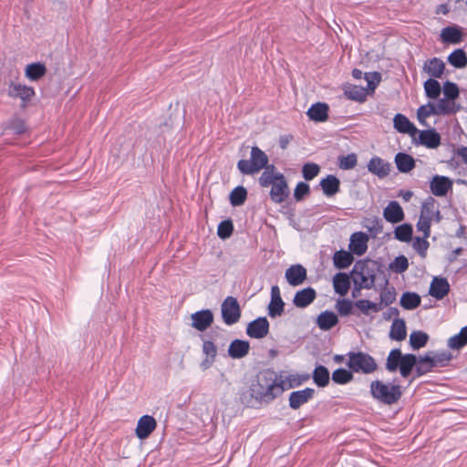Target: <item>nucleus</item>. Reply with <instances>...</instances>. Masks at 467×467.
<instances>
[{
    "mask_svg": "<svg viewBox=\"0 0 467 467\" xmlns=\"http://www.w3.org/2000/svg\"><path fill=\"white\" fill-rule=\"evenodd\" d=\"M289 383L285 386V380L282 375H277L272 369H263L255 377L250 385L251 397L260 403H270L287 388H293Z\"/></svg>",
    "mask_w": 467,
    "mask_h": 467,
    "instance_id": "f257e3e1",
    "label": "nucleus"
},
{
    "mask_svg": "<svg viewBox=\"0 0 467 467\" xmlns=\"http://www.w3.org/2000/svg\"><path fill=\"white\" fill-rule=\"evenodd\" d=\"M370 394L374 400L382 404L393 405L400 400L402 391L398 384L384 383L377 379L370 383Z\"/></svg>",
    "mask_w": 467,
    "mask_h": 467,
    "instance_id": "f03ea898",
    "label": "nucleus"
},
{
    "mask_svg": "<svg viewBox=\"0 0 467 467\" xmlns=\"http://www.w3.org/2000/svg\"><path fill=\"white\" fill-rule=\"evenodd\" d=\"M268 165V157L265 152L259 147L254 146L251 149L250 160H240L237 162V169L244 175H254Z\"/></svg>",
    "mask_w": 467,
    "mask_h": 467,
    "instance_id": "7ed1b4c3",
    "label": "nucleus"
},
{
    "mask_svg": "<svg viewBox=\"0 0 467 467\" xmlns=\"http://www.w3.org/2000/svg\"><path fill=\"white\" fill-rule=\"evenodd\" d=\"M364 78L367 81V88L357 85H352L345 89V95L348 99L358 102L366 99L368 92H373L381 81V74L378 71L367 72L364 74Z\"/></svg>",
    "mask_w": 467,
    "mask_h": 467,
    "instance_id": "20e7f679",
    "label": "nucleus"
},
{
    "mask_svg": "<svg viewBox=\"0 0 467 467\" xmlns=\"http://www.w3.org/2000/svg\"><path fill=\"white\" fill-rule=\"evenodd\" d=\"M348 360L347 366L352 372H362L370 374L377 369V363L369 354L358 351L348 353Z\"/></svg>",
    "mask_w": 467,
    "mask_h": 467,
    "instance_id": "39448f33",
    "label": "nucleus"
},
{
    "mask_svg": "<svg viewBox=\"0 0 467 467\" xmlns=\"http://www.w3.org/2000/svg\"><path fill=\"white\" fill-rule=\"evenodd\" d=\"M351 280L354 285H361L365 289H371L375 285L376 273L369 267L368 262L358 261L351 270Z\"/></svg>",
    "mask_w": 467,
    "mask_h": 467,
    "instance_id": "423d86ee",
    "label": "nucleus"
},
{
    "mask_svg": "<svg viewBox=\"0 0 467 467\" xmlns=\"http://www.w3.org/2000/svg\"><path fill=\"white\" fill-rule=\"evenodd\" d=\"M222 318L227 326L236 324L241 318V307L238 300L228 296L221 305Z\"/></svg>",
    "mask_w": 467,
    "mask_h": 467,
    "instance_id": "0eeeda50",
    "label": "nucleus"
},
{
    "mask_svg": "<svg viewBox=\"0 0 467 467\" xmlns=\"http://www.w3.org/2000/svg\"><path fill=\"white\" fill-rule=\"evenodd\" d=\"M270 198L275 203L284 202L289 196L290 191L284 174L271 185Z\"/></svg>",
    "mask_w": 467,
    "mask_h": 467,
    "instance_id": "6e6552de",
    "label": "nucleus"
},
{
    "mask_svg": "<svg viewBox=\"0 0 467 467\" xmlns=\"http://www.w3.org/2000/svg\"><path fill=\"white\" fill-rule=\"evenodd\" d=\"M414 144L423 145L429 149H436L441 144V135L434 129L419 131Z\"/></svg>",
    "mask_w": 467,
    "mask_h": 467,
    "instance_id": "1a4fd4ad",
    "label": "nucleus"
},
{
    "mask_svg": "<svg viewBox=\"0 0 467 467\" xmlns=\"http://www.w3.org/2000/svg\"><path fill=\"white\" fill-rule=\"evenodd\" d=\"M393 126L398 132L408 134L411 137L412 141H416V135L419 130L405 115L396 114L393 118Z\"/></svg>",
    "mask_w": 467,
    "mask_h": 467,
    "instance_id": "9d476101",
    "label": "nucleus"
},
{
    "mask_svg": "<svg viewBox=\"0 0 467 467\" xmlns=\"http://www.w3.org/2000/svg\"><path fill=\"white\" fill-rule=\"evenodd\" d=\"M269 332V322L265 317H257L251 321L246 327V334L252 337L260 339Z\"/></svg>",
    "mask_w": 467,
    "mask_h": 467,
    "instance_id": "9b49d317",
    "label": "nucleus"
},
{
    "mask_svg": "<svg viewBox=\"0 0 467 467\" xmlns=\"http://www.w3.org/2000/svg\"><path fill=\"white\" fill-rule=\"evenodd\" d=\"M285 277L290 285L298 286L306 280L307 272L302 265H292L285 270Z\"/></svg>",
    "mask_w": 467,
    "mask_h": 467,
    "instance_id": "f8f14e48",
    "label": "nucleus"
},
{
    "mask_svg": "<svg viewBox=\"0 0 467 467\" xmlns=\"http://www.w3.org/2000/svg\"><path fill=\"white\" fill-rule=\"evenodd\" d=\"M314 395L315 389L312 388H306L301 390L292 391L288 398L289 407L293 410H297L302 405L312 400Z\"/></svg>",
    "mask_w": 467,
    "mask_h": 467,
    "instance_id": "ddd939ff",
    "label": "nucleus"
},
{
    "mask_svg": "<svg viewBox=\"0 0 467 467\" xmlns=\"http://www.w3.org/2000/svg\"><path fill=\"white\" fill-rule=\"evenodd\" d=\"M7 94L13 99H20L24 103L29 101L35 95V90L32 87L10 82L7 89Z\"/></svg>",
    "mask_w": 467,
    "mask_h": 467,
    "instance_id": "4468645a",
    "label": "nucleus"
},
{
    "mask_svg": "<svg viewBox=\"0 0 467 467\" xmlns=\"http://www.w3.org/2000/svg\"><path fill=\"white\" fill-rule=\"evenodd\" d=\"M452 187V181L446 176L435 175L430 182V189L435 196H445Z\"/></svg>",
    "mask_w": 467,
    "mask_h": 467,
    "instance_id": "2eb2a0df",
    "label": "nucleus"
},
{
    "mask_svg": "<svg viewBox=\"0 0 467 467\" xmlns=\"http://www.w3.org/2000/svg\"><path fill=\"white\" fill-rule=\"evenodd\" d=\"M192 327L202 332L213 324V314L210 309L200 310L192 315Z\"/></svg>",
    "mask_w": 467,
    "mask_h": 467,
    "instance_id": "dca6fc26",
    "label": "nucleus"
},
{
    "mask_svg": "<svg viewBox=\"0 0 467 467\" xmlns=\"http://www.w3.org/2000/svg\"><path fill=\"white\" fill-rule=\"evenodd\" d=\"M368 171L382 179L387 177L391 169V164L388 161H385L383 159L378 156L372 157L368 162Z\"/></svg>",
    "mask_w": 467,
    "mask_h": 467,
    "instance_id": "f3484780",
    "label": "nucleus"
},
{
    "mask_svg": "<svg viewBox=\"0 0 467 467\" xmlns=\"http://www.w3.org/2000/svg\"><path fill=\"white\" fill-rule=\"evenodd\" d=\"M384 219L391 223H398L404 220L405 214L397 201H391L383 210Z\"/></svg>",
    "mask_w": 467,
    "mask_h": 467,
    "instance_id": "a211bd4d",
    "label": "nucleus"
},
{
    "mask_svg": "<svg viewBox=\"0 0 467 467\" xmlns=\"http://www.w3.org/2000/svg\"><path fill=\"white\" fill-rule=\"evenodd\" d=\"M156 420L152 416L143 415L138 420L136 435L139 439L148 438L156 428Z\"/></svg>",
    "mask_w": 467,
    "mask_h": 467,
    "instance_id": "6ab92c4d",
    "label": "nucleus"
},
{
    "mask_svg": "<svg viewBox=\"0 0 467 467\" xmlns=\"http://www.w3.org/2000/svg\"><path fill=\"white\" fill-rule=\"evenodd\" d=\"M317 297V292L314 288L308 286L297 291L293 298V304L299 308H306L311 305Z\"/></svg>",
    "mask_w": 467,
    "mask_h": 467,
    "instance_id": "aec40b11",
    "label": "nucleus"
},
{
    "mask_svg": "<svg viewBox=\"0 0 467 467\" xmlns=\"http://www.w3.org/2000/svg\"><path fill=\"white\" fill-rule=\"evenodd\" d=\"M450 285L446 278L434 277L431 283L429 293L438 300L442 299L448 295Z\"/></svg>",
    "mask_w": 467,
    "mask_h": 467,
    "instance_id": "412c9836",
    "label": "nucleus"
},
{
    "mask_svg": "<svg viewBox=\"0 0 467 467\" xmlns=\"http://www.w3.org/2000/svg\"><path fill=\"white\" fill-rule=\"evenodd\" d=\"M368 237L365 233L357 232L350 236L349 249L357 255H362L368 249Z\"/></svg>",
    "mask_w": 467,
    "mask_h": 467,
    "instance_id": "4be33fe9",
    "label": "nucleus"
},
{
    "mask_svg": "<svg viewBox=\"0 0 467 467\" xmlns=\"http://www.w3.org/2000/svg\"><path fill=\"white\" fill-rule=\"evenodd\" d=\"M319 186L326 196L331 197L339 192L340 181L337 176L328 174L320 181Z\"/></svg>",
    "mask_w": 467,
    "mask_h": 467,
    "instance_id": "5701e85b",
    "label": "nucleus"
},
{
    "mask_svg": "<svg viewBox=\"0 0 467 467\" xmlns=\"http://www.w3.org/2000/svg\"><path fill=\"white\" fill-rule=\"evenodd\" d=\"M250 350V344L246 340L234 339L228 348V355L232 358L240 359L244 358Z\"/></svg>",
    "mask_w": 467,
    "mask_h": 467,
    "instance_id": "b1692460",
    "label": "nucleus"
},
{
    "mask_svg": "<svg viewBox=\"0 0 467 467\" xmlns=\"http://www.w3.org/2000/svg\"><path fill=\"white\" fill-rule=\"evenodd\" d=\"M445 69L444 62L438 57H433L425 61L423 70L430 75L431 78H441Z\"/></svg>",
    "mask_w": 467,
    "mask_h": 467,
    "instance_id": "393cba45",
    "label": "nucleus"
},
{
    "mask_svg": "<svg viewBox=\"0 0 467 467\" xmlns=\"http://www.w3.org/2000/svg\"><path fill=\"white\" fill-rule=\"evenodd\" d=\"M441 39L447 44H459L462 41V30L459 26H451L442 28Z\"/></svg>",
    "mask_w": 467,
    "mask_h": 467,
    "instance_id": "a878e982",
    "label": "nucleus"
},
{
    "mask_svg": "<svg viewBox=\"0 0 467 467\" xmlns=\"http://www.w3.org/2000/svg\"><path fill=\"white\" fill-rule=\"evenodd\" d=\"M308 118L317 122H323L328 118V106L326 103L317 102L306 112Z\"/></svg>",
    "mask_w": 467,
    "mask_h": 467,
    "instance_id": "bb28decb",
    "label": "nucleus"
},
{
    "mask_svg": "<svg viewBox=\"0 0 467 467\" xmlns=\"http://www.w3.org/2000/svg\"><path fill=\"white\" fill-rule=\"evenodd\" d=\"M264 169L265 171L262 172L258 179L259 185L263 188H266L274 184L275 182L281 178V175L283 174L279 171H276L274 164H270Z\"/></svg>",
    "mask_w": 467,
    "mask_h": 467,
    "instance_id": "cd10ccee",
    "label": "nucleus"
},
{
    "mask_svg": "<svg viewBox=\"0 0 467 467\" xmlns=\"http://www.w3.org/2000/svg\"><path fill=\"white\" fill-rule=\"evenodd\" d=\"M437 116H444L455 114L461 109V106L456 104L455 101L448 100L446 98L440 99L436 104H434Z\"/></svg>",
    "mask_w": 467,
    "mask_h": 467,
    "instance_id": "c85d7f7f",
    "label": "nucleus"
},
{
    "mask_svg": "<svg viewBox=\"0 0 467 467\" xmlns=\"http://www.w3.org/2000/svg\"><path fill=\"white\" fill-rule=\"evenodd\" d=\"M333 286L337 294L346 296L350 288V277L346 273L336 274L333 277Z\"/></svg>",
    "mask_w": 467,
    "mask_h": 467,
    "instance_id": "c756f323",
    "label": "nucleus"
},
{
    "mask_svg": "<svg viewBox=\"0 0 467 467\" xmlns=\"http://www.w3.org/2000/svg\"><path fill=\"white\" fill-rule=\"evenodd\" d=\"M337 323V316L334 312L328 310L322 312L317 318V325L324 331L331 329Z\"/></svg>",
    "mask_w": 467,
    "mask_h": 467,
    "instance_id": "7c9ffc66",
    "label": "nucleus"
},
{
    "mask_svg": "<svg viewBox=\"0 0 467 467\" xmlns=\"http://www.w3.org/2000/svg\"><path fill=\"white\" fill-rule=\"evenodd\" d=\"M395 163L399 171L407 173L415 167V160L412 156L405 152H399L395 156Z\"/></svg>",
    "mask_w": 467,
    "mask_h": 467,
    "instance_id": "2f4dec72",
    "label": "nucleus"
},
{
    "mask_svg": "<svg viewBox=\"0 0 467 467\" xmlns=\"http://www.w3.org/2000/svg\"><path fill=\"white\" fill-rule=\"evenodd\" d=\"M407 328L405 321L401 318H395L390 326L389 337L392 340L402 341L406 338Z\"/></svg>",
    "mask_w": 467,
    "mask_h": 467,
    "instance_id": "473e14b6",
    "label": "nucleus"
},
{
    "mask_svg": "<svg viewBox=\"0 0 467 467\" xmlns=\"http://www.w3.org/2000/svg\"><path fill=\"white\" fill-rule=\"evenodd\" d=\"M421 303L420 296L415 292H404L400 297V304L406 310H413Z\"/></svg>",
    "mask_w": 467,
    "mask_h": 467,
    "instance_id": "72a5a7b5",
    "label": "nucleus"
},
{
    "mask_svg": "<svg viewBox=\"0 0 467 467\" xmlns=\"http://www.w3.org/2000/svg\"><path fill=\"white\" fill-rule=\"evenodd\" d=\"M418 362V358L414 354H405L403 355L400 362V366L399 368L400 373L403 378L409 377L414 367L416 368Z\"/></svg>",
    "mask_w": 467,
    "mask_h": 467,
    "instance_id": "f704fd0d",
    "label": "nucleus"
},
{
    "mask_svg": "<svg viewBox=\"0 0 467 467\" xmlns=\"http://www.w3.org/2000/svg\"><path fill=\"white\" fill-rule=\"evenodd\" d=\"M354 257L351 253L339 250L334 254L333 263L336 268L345 269L353 263Z\"/></svg>",
    "mask_w": 467,
    "mask_h": 467,
    "instance_id": "c9c22d12",
    "label": "nucleus"
},
{
    "mask_svg": "<svg viewBox=\"0 0 467 467\" xmlns=\"http://www.w3.org/2000/svg\"><path fill=\"white\" fill-rule=\"evenodd\" d=\"M312 378L317 387L324 388L329 383V371L325 366L317 365L313 371Z\"/></svg>",
    "mask_w": 467,
    "mask_h": 467,
    "instance_id": "e433bc0d",
    "label": "nucleus"
},
{
    "mask_svg": "<svg viewBox=\"0 0 467 467\" xmlns=\"http://www.w3.org/2000/svg\"><path fill=\"white\" fill-rule=\"evenodd\" d=\"M47 68L44 64L40 62L29 64L26 67V77L30 80L36 81L45 76Z\"/></svg>",
    "mask_w": 467,
    "mask_h": 467,
    "instance_id": "4c0bfd02",
    "label": "nucleus"
},
{
    "mask_svg": "<svg viewBox=\"0 0 467 467\" xmlns=\"http://www.w3.org/2000/svg\"><path fill=\"white\" fill-rule=\"evenodd\" d=\"M448 62L456 68H464L467 66V55L463 49L452 51L447 58Z\"/></svg>",
    "mask_w": 467,
    "mask_h": 467,
    "instance_id": "58836bf2",
    "label": "nucleus"
},
{
    "mask_svg": "<svg viewBox=\"0 0 467 467\" xmlns=\"http://www.w3.org/2000/svg\"><path fill=\"white\" fill-rule=\"evenodd\" d=\"M403 354L400 348L392 349L387 358L386 369L389 372H395L400 366Z\"/></svg>",
    "mask_w": 467,
    "mask_h": 467,
    "instance_id": "ea45409f",
    "label": "nucleus"
},
{
    "mask_svg": "<svg viewBox=\"0 0 467 467\" xmlns=\"http://www.w3.org/2000/svg\"><path fill=\"white\" fill-rule=\"evenodd\" d=\"M467 345V326L462 327L461 331L450 337L448 340V347L451 349L460 350Z\"/></svg>",
    "mask_w": 467,
    "mask_h": 467,
    "instance_id": "a19ab883",
    "label": "nucleus"
},
{
    "mask_svg": "<svg viewBox=\"0 0 467 467\" xmlns=\"http://www.w3.org/2000/svg\"><path fill=\"white\" fill-rule=\"evenodd\" d=\"M431 359V364L436 367H444L449 364L451 359V354L448 351L434 352L429 351L426 353Z\"/></svg>",
    "mask_w": 467,
    "mask_h": 467,
    "instance_id": "79ce46f5",
    "label": "nucleus"
},
{
    "mask_svg": "<svg viewBox=\"0 0 467 467\" xmlns=\"http://www.w3.org/2000/svg\"><path fill=\"white\" fill-rule=\"evenodd\" d=\"M413 228L410 223H403L397 226L394 230V237L395 239L409 243L412 239Z\"/></svg>",
    "mask_w": 467,
    "mask_h": 467,
    "instance_id": "37998d69",
    "label": "nucleus"
},
{
    "mask_svg": "<svg viewBox=\"0 0 467 467\" xmlns=\"http://www.w3.org/2000/svg\"><path fill=\"white\" fill-rule=\"evenodd\" d=\"M429 335L423 331H413L410 335V344L414 350H418L427 345Z\"/></svg>",
    "mask_w": 467,
    "mask_h": 467,
    "instance_id": "c03bdc74",
    "label": "nucleus"
},
{
    "mask_svg": "<svg viewBox=\"0 0 467 467\" xmlns=\"http://www.w3.org/2000/svg\"><path fill=\"white\" fill-rule=\"evenodd\" d=\"M434 366L431 364V359L425 353L424 356L418 358V362L415 368L416 377H421L431 372Z\"/></svg>",
    "mask_w": 467,
    "mask_h": 467,
    "instance_id": "a18cd8bd",
    "label": "nucleus"
},
{
    "mask_svg": "<svg viewBox=\"0 0 467 467\" xmlns=\"http://www.w3.org/2000/svg\"><path fill=\"white\" fill-rule=\"evenodd\" d=\"M425 94L429 99H436L441 92V87L438 80L435 78L427 79L424 84Z\"/></svg>",
    "mask_w": 467,
    "mask_h": 467,
    "instance_id": "49530a36",
    "label": "nucleus"
},
{
    "mask_svg": "<svg viewBox=\"0 0 467 467\" xmlns=\"http://www.w3.org/2000/svg\"><path fill=\"white\" fill-rule=\"evenodd\" d=\"M247 198V191L244 186L235 187L229 195L230 203L233 206H240L244 203Z\"/></svg>",
    "mask_w": 467,
    "mask_h": 467,
    "instance_id": "de8ad7c7",
    "label": "nucleus"
},
{
    "mask_svg": "<svg viewBox=\"0 0 467 467\" xmlns=\"http://www.w3.org/2000/svg\"><path fill=\"white\" fill-rule=\"evenodd\" d=\"M332 380L337 384H347L353 379V372L343 368L333 371Z\"/></svg>",
    "mask_w": 467,
    "mask_h": 467,
    "instance_id": "09e8293b",
    "label": "nucleus"
},
{
    "mask_svg": "<svg viewBox=\"0 0 467 467\" xmlns=\"http://www.w3.org/2000/svg\"><path fill=\"white\" fill-rule=\"evenodd\" d=\"M355 306L364 315H368V311L371 310L375 313L379 312L382 309L381 304H377L368 299H360L355 302Z\"/></svg>",
    "mask_w": 467,
    "mask_h": 467,
    "instance_id": "8fccbe9b",
    "label": "nucleus"
},
{
    "mask_svg": "<svg viewBox=\"0 0 467 467\" xmlns=\"http://www.w3.org/2000/svg\"><path fill=\"white\" fill-rule=\"evenodd\" d=\"M285 303L282 298H271L268 305V315L270 317H276L283 315Z\"/></svg>",
    "mask_w": 467,
    "mask_h": 467,
    "instance_id": "3c124183",
    "label": "nucleus"
},
{
    "mask_svg": "<svg viewBox=\"0 0 467 467\" xmlns=\"http://www.w3.org/2000/svg\"><path fill=\"white\" fill-rule=\"evenodd\" d=\"M364 226L373 236H377L383 231L382 222L379 217L367 218Z\"/></svg>",
    "mask_w": 467,
    "mask_h": 467,
    "instance_id": "603ef678",
    "label": "nucleus"
},
{
    "mask_svg": "<svg viewBox=\"0 0 467 467\" xmlns=\"http://www.w3.org/2000/svg\"><path fill=\"white\" fill-rule=\"evenodd\" d=\"M409 267V261L405 255L395 257L389 265V269L397 274L404 273Z\"/></svg>",
    "mask_w": 467,
    "mask_h": 467,
    "instance_id": "864d4df0",
    "label": "nucleus"
},
{
    "mask_svg": "<svg viewBox=\"0 0 467 467\" xmlns=\"http://www.w3.org/2000/svg\"><path fill=\"white\" fill-rule=\"evenodd\" d=\"M431 115H436L434 104L428 103L427 105L420 106L417 110V118L420 124L426 125L425 119Z\"/></svg>",
    "mask_w": 467,
    "mask_h": 467,
    "instance_id": "5fc2aeb1",
    "label": "nucleus"
},
{
    "mask_svg": "<svg viewBox=\"0 0 467 467\" xmlns=\"http://www.w3.org/2000/svg\"><path fill=\"white\" fill-rule=\"evenodd\" d=\"M320 172V167L318 164L314 162H307L303 165L302 174L306 181H311L318 175Z\"/></svg>",
    "mask_w": 467,
    "mask_h": 467,
    "instance_id": "6e6d98bb",
    "label": "nucleus"
},
{
    "mask_svg": "<svg viewBox=\"0 0 467 467\" xmlns=\"http://www.w3.org/2000/svg\"><path fill=\"white\" fill-rule=\"evenodd\" d=\"M443 94L446 99L455 101V99L460 96V90L454 82L446 81L443 84Z\"/></svg>",
    "mask_w": 467,
    "mask_h": 467,
    "instance_id": "4d7b16f0",
    "label": "nucleus"
},
{
    "mask_svg": "<svg viewBox=\"0 0 467 467\" xmlns=\"http://www.w3.org/2000/svg\"><path fill=\"white\" fill-rule=\"evenodd\" d=\"M358 163L357 155L349 153L347 156H340L338 158V166L342 170H351L356 167Z\"/></svg>",
    "mask_w": 467,
    "mask_h": 467,
    "instance_id": "13d9d810",
    "label": "nucleus"
},
{
    "mask_svg": "<svg viewBox=\"0 0 467 467\" xmlns=\"http://www.w3.org/2000/svg\"><path fill=\"white\" fill-rule=\"evenodd\" d=\"M234 231L233 222L231 220H224L218 225L217 234L222 239L229 238Z\"/></svg>",
    "mask_w": 467,
    "mask_h": 467,
    "instance_id": "bf43d9fd",
    "label": "nucleus"
},
{
    "mask_svg": "<svg viewBox=\"0 0 467 467\" xmlns=\"http://www.w3.org/2000/svg\"><path fill=\"white\" fill-rule=\"evenodd\" d=\"M336 309L340 316H349L352 314L353 303L349 299H338L336 304Z\"/></svg>",
    "mask_w": 467,
    "mask_h": 467,
    "instance_id": "052dcab7",
    "label": "nucleus"
},
{
    "mask_svg": "<svg viewBox=\"0 0 467 467\" xmlns=\"http://www.w3.org/2000/svg\"><path fill=\"white\" fill-rule=\"evenodd\" d=\"M428 238H425L424 236L422 238L416 237L413 240L412 247L414 250L417 251V253L421 256L425 257L427 254V250L430 246V244L427 240Z\"/></svg>",
    "mask_w": 467,
    "mask_h": 467,
    "instance_id": "680f3d73",
    "label": "nucleus"
},
{
    "mask_svg": "<svg viewBox=\"0 0 467 467\" xmlns=\"http://www.w3.org/2000/svg\"><path fill=\"white\" fill-rule=\"evenodd\" d=\"M431 220L429 215H420L417 223L418 231L422 232L425 238L430 237Z\"/></svg>",
    "mask_w": 467,
    "mask_h": 467,
    "instance_id": "e2e57ef3",
    "label": "nucleus"
},
{
    "mask_svg": "<svg viewBox=\"0 0 467 467\" xmlns=\"http://www.w3.org/2000/svg\"><path fill=\"white\" fill-rule=\"evenodd\" d=\"M380 303L381 306H389L396 300V291L394 287L385 288L380 293Z\"/></svg>",
    "mask_w": 467,
    "mask_h": 467,
    "instance_id": "0e129e2a",
    "label": "nucleus"
},
{
    "mask_svg": "<svg viewBox=\"0 0 467 467\" xmlns=\"http://www.w3.org/2000/svg\"><path fill=\"white\" fill-rule=\"evenodd\" d=\"M310 193V187L306 182H300L296 184L294 191V198L299 202L304 199L305 196Z\"/></svg>",
    "mask_w": 467,
    "mask_h": 467,
    "instance_id": "69168bd1",
    "label": "nucleus"
},
{
    "mask_svg": "<svg viewBox=\"0 0 467 467\" xmlns=\"http://www.w3.org/2000/svg\"><path fill=\"white\" fill-rule=\"evenodd\" d=\"M8 129L11 130L15 134H23L26 130V123L23 119L16 118L10 120Z\"/></svg>",
    "mask_w": 467,
    "mask_h": 467,
    "instance_id": "338daca9",
    "label": "nucleus"
},
{
    "mask_svg": "<svg viewBox=\"0 0 467 467\" xmlns=\"http://www.w3.org/2000/svg\"><path fill=\"white\" fill-rule=\"evenodd\" d=\"M435 200L432 197L426 199L421 205L420 215H429L430 219H432L434 213Z\"/></svg>",
    "mask_w": 467,
    "mask_h": 467,
    "instance_id": "774afa93",
    "label": "nucleus"
}]
</instances>
